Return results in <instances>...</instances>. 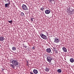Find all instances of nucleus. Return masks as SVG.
I'll use <instances>...</instances> for the list:
<instances>
[{"instance_id":"f257e3e1","label":"nucleus","mask_w":74,"mask_h":74,"mask_svg":"<svg viewBox=\"0 0 74 74\" xmlns=\"http://www.w3.org/2000/svg\"><path fill=\"white\" fill-rule=\"evenodd\" d=\"M11 60H10V63H11L12 64H10V66L12 69H15V66H18V64H19L18 60L17 59L15 58L11 59Z\"/></svg>"},{"instance_id":"f03ea898","label":"nucleus","mask_w":74,"mask_h":74,"mask_svg":"<svg viewBox=\"0 0 74 74\" xmlns=\"http://www.w3.org/2000/svg\"><path fill=\"white\" fill-rule=\"evenodd\" d=\"M53 59V57L52 55H49L47 57V61L49 63H51V61Z\"/></svg>"},{"instance_id":"7ed1b4c3","label":"nucleus","mask_w":74,"mask_h":74,"mask_svg":"<svg viewBox=\"0 0 74 74\" xmlns=\"http://www.w3.org/2000/svg\"><path fill=\"white\" fill-rule=\"evenodd\" d=\"M54 42L55 43H57V44H58V43H59L60 42V39H59V38H55L54 39Z\"/></svg>"},{"instance_id":"20e7f679","label":"nucleus","mask_w":74,"mask_h":74,"mask_svg":"<svg viewBox=\"0 0 74 74\" xmlns=\"http://www.w3.org/2000/svg\"><path fill=\"white\" fill-rule=\"evenodd\" d=\"M22 8L23 10H25V11H26V10H28L27 7V6H26V5L25 4H23L22 5Z\"/></svg>"},{"instance_id":"39448f33","label":"nucleus","mask_w":74,"mask_h":74,"mask_svg":"<svg viewBox=\"0 0 74 74\" xmlns=\"http://www.w3.org/2000/svg\"><path fill=\"white\" fill-rule=\"evenodd\" d=\"M40 36L42 38H43V39H44V40H47V37L45 35H44V34H40Z\"/></svg>"},{"instance_id":"423d86ee","label":"nucleus","mask_w":74,"mask_h":74,"mask_svg":"<svg viewBox=\"0 0 74 74\" xmlns=\"http://www.w3.org/2000/svg\"><path fill=\"white\" fill-rule=\"evenodd\" d=\"M51 12L50 10H46L45 11V13L46 14H49Z\"/></svg>"},{"instance_id":"0eeeda50","label":"nucleus","mask_w":74,"mask_h":74,"mask_svg":"<svg viewBox=\"0 0 74 74\" xmlns=\"http://www.w3.org/2000/svg\"><path fill=\"white\" fill-rule=\"evenodd\" d=\"M46 51L48 53H51V49L50 48H48L46 49Z\"/></svg>"},{"instance_id":"6e6552de","label":"nucleus","mask_w":74,"mask_h":74,"mask_svg":"<svg viewBox=\"0 0 74 74\" xmlns=\"http://www.w3.org/2000/svg\"><path fill=\"white\" fill-rule=\"evenodd\" d=\"M62 50L64 52H67V49L65 47H62Z\"/></svg>"},{"instance_id":"1a4fd4ad","label":"nucleus","mask_w":74,"mask_h":74,"mask_svg":"<svg viewBox=\"0 0 74 74\" xmlns=\"http://www.w3.org/2000/svg\"><path fill=\"white\" fill-rule=\"evenodd\" d=\"M33 72L34 74H37L38 73V71L36 69H34Z\"/></svg>"},{"instance_id":"9d476101","label":"nucleus","mask_w":74,"mask_h":74,"mask_svg":"<svg viewBox=\"0 0 74 74\" xmlns=\"http://www.w3.org/2000/svg\"><path fill=\"white\" fill-rule=\"evenodd\" d=\"M3 40H4V38L3 36H1L0 37V41H3Z\"/></svg>"},{"instance_id":"9b49d317","label":"nucleus","mask_w":74,"mask_h":74,"mask_svg":"<svg viewBox=\"0 0 74 74\" xmlns=\"http://www.w3.org/2000/svg\"><path fill=\"white\" fill-rule=\"evenodd\" d=\"M70 61L71 63H73V62H74V58H71L70 60Z\"/></svg>"},{"instance_id":"f8f14e48","label":"nucleus","mask_w":74,"mask_h":74,"mask_svg":"<svg viewBox=\"0 0 74 74\" xmlns=\"http://www.w3.org/2000/svg\"><path fill=\"white\" fill-rule=\"evenodd\" d=\"M45 71H47V72H48V71H49V69L47 67H46L45 69Z\"/></svg>"},{"instance_id":"ddd939ff","label":"nucleus","mask_w":74,"mask_h":74,"mask_svg":"<svg viewBox=\"0 0 74 74\" xmlns=\"http://www.w3.org/2000/svg\"><path fill=\"white\" fill-rule=\"evenodd\" d=\"M12 51H16V47H12Z\"/></svg>"},{"instance_id":"4468645a","label":"nucleus","mask_w":74,"mask_h":74,"mask_svg":"<svg viewBox=\"0 0 74 74\" xmlns=\"http://www.w3.org/2000/svg\"><path fill=\"white\" fill-rule=\"evenodd\" d=\"M21 16H25V14L23 12H21Z\"/></svg>"},{"instance_id":"2eb2a0df","label":"nucleus","mask_w":74,"mask_h":74,"mask_svg":"<svg viewBox=\"0 0 74 74\" xmlns=\"http://www.w3.org/2000/svg\"><path fill=\"white\" fill-rule=\"evenodd\" d=\"M57 71L58 73H60L62 72V70H61V69H59L57 70Z\"/></svg>"},{"instance_id":"dca6fc26","label":"nucleus","mask_w":74,"mask_h":74,"mask_svg":"<svg viewBox=\"0 0 74 74\" xmlns=\"http://www.w3.org/2000/svg\"><path fill=\"white\" fill-rule=\"evenodd\" d=\"M70 12L71 14H73V12H74V9H72V10H70Z\"/></svg>"},{"instance_id":"f3484780","label":"nucleus","mask_w":74,"mask_h":74,"mask_svg":"<svg viewBox=\"0 0 74 74\" xmlns=\"http://www.w3.org/2000/svg\"><path fill=\"white\" fill-rule=\"evenodd\" d=\"M10 3H6L5 4V7H6L7 8V7H8V5H10Z\"/></svg>"},{"instance_id":"a211bd4d","label":"nucleus","mask_w":74,"mask_h":74,"mask_svg":"<svg viewBox=\"0 0 74 74\" xmlns=\"http://www.w3.org/2000/svg\"><path fill=\"white\" fill-rule=\"evenodd\" d=\"M44 10H45L44 7H42L40 9V10H41L42 11H44Z\"/></svg>"},{"instance_id":"6ab92c4d","label":"nucleus","mask_w":74,"mask_h":74,"mask_svg":"<svg viewBox=\"0 0 74 74\" xmlns=\"http://www.w3.org/2000/svg\"><path fill=\"white\" fill-rule=\"evenodd\" d=\"M8 22L9 23H11V24H12L13 22H12V21L11 20L10 21H8Z\"/></svg>"},{"instance_id":"aec40b11","label":"nucleus","mask_w":74,"mask_h":74,"mask_svg":"<svg viewBox=\"0 0 74 74\" xmlns=\"http://www.w3.org/2000/svg\"><path fill=\"white\" fill-rule=\"evenodd\" d=\"M31 20H32V22H33L34 20V18H31Z\"/></svg>"},{"instance_id":"412c9836","label":"nucleus","mask_w":74,"mask_h":74,"mask_svg":"<svg viewBox=\"0 0 74 74\" xmlns=\"http://www.w3.org/2000/svg\"><path fill=\"white\" fill-rule=\"evenodd\" d=\"M54 52H55L56 53H58V51H57V50H54Z\"/></svg>"},{"instance_id":"4be33fe9","label":"nucleus","mask_w":74,"mask_h":74,"mask_svg":"<svg viewBox=\"0 0 74 74\" xmlns=\"http://www.w3.org/2000/svg\"><path fill=\"white\" fill-rule=\"evenodd\" d=\"M7 1H8V2L10 4V1L9 0H7Z\"/></svg>"},{"instance_id":"5701e85b","label":"nucleus","mask_w":74,"mask_h":74,"mask_svg":"<svg viewBox=\"0 0 74 74\" xmlns=\"http://www.w3.org/2000/svg\"><path fill=\"white\" fill-rule=\"evenodd\" d=\"M35 49V48L34 47H33L32 48V49L33 50V49Z\"/></svg>"},{"instance_id":"b1692460","label":"nucleus","mask_w":74,"mask_h":74,"mask_svg":"<svg viewBox=\"0 0 74 74\" xmlns=\"http://www.w3.org/2000/svg\"><path fill=\"white\" fill-rule=\"evenodd\" d=\"M27 61V63H28L29 62H28V61Z\"/></svg>"},{"instance_id":"393cba45","label":"nucleus","mask_w":74,"mask_h":74,"mask_svg":"<svg viewBox=\"0 0 74 74\" xmlns=\"http://www.w3.org/2000/svg\"><path fill=\"white\" fill-rule=\"evenodd\" d=\"M53 49H54V50H55V48H53Z\"/></svg>"},{"instance_id":"a878e982","label":"nucleus","mask_w":74,"mask_h":74,"mask_svg":"<svg viewBox=\"0 0 74 74\" xmlns=\"http://www.w3.org/2000/svg\"><path fill=\"white\" fill-rule=\"evenodd\" d=\"M2 69V70H3L2 71H3L4 70V69Z\"/></svg>"},{"instance_id":"bb28decb","label":"nucleus","mask_w":74,"mask_h":74,"mask_svg":"<svg viewBox=\"0 0 74 74\" xmlns=\"http://www.w3.org/2000/svg\"><path fill=\"white\" fill-rule=\"evenodd\" d=\"M5 1L6 3H7V1H5Z\"/></svg>"},{"instance_id":"cd10ccee","label":"nucleus","mask_w":74,"mask_h":74,"mask_svg":"<svg viewBox=\"0 0 74 74\" xmlns=\"http://www.w3.org/2000/svg\"><path fill=\"white\" fill-rule=\"evenodd\" d=\"M0 46H1V45H0Z\"/></svg>"}]
</instances>
